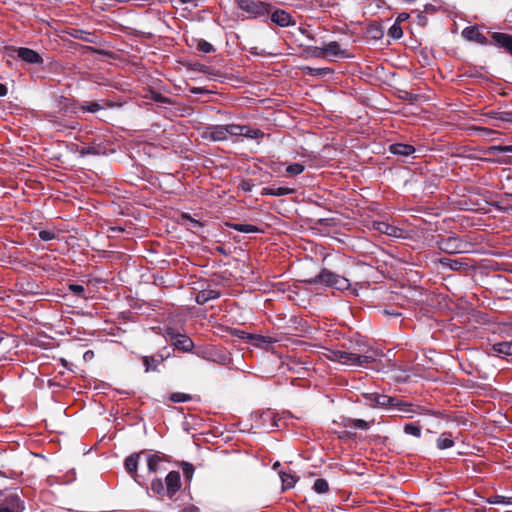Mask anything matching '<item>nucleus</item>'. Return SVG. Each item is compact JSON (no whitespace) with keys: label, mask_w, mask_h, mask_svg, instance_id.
I'll return each instance as SVG.
<instances>
[{"label":"nucleus","mask_w":512,"mask_h":512,"mask_svg":"<svg viewBox=\"0 0 512 512\" xmlns=\"http://www.w3.org/2000/svg\"><path fill=\"white\" fill-rule=\"evenodd\" d=\"M383 352L377 348L360 344L356 345L354 351L329 350L327 358L350 367H368L383 357Z\"/></svg>","instance_id":"1"},{"label":"nucleus","mask_w":512,"mask_h":512,"mask_svg":"<svg viewBox=\"0 0 512 512\" xmlns=\"http://www.w3.org/2000/svg\"><path fill=\"white\" fill-rule=\"evenodd\" d=\"M364 398L373 407L392 408L404 413L412 412L410 404L384 394L367 393L364 394Z\"/></svg>","instance_id":"2"},{"label":"nucleus","mask_w":512,"mask_h":512,"mask_svg":"<svg viewBox=\"0 0 512 512\" xmlns=\"http://www.w3.org/2000/svg\"><path fill=\"white\" fill-rule=\"evenodd\" d=\"M437 245L441 251L448 254L469 253L472 248L469 242L462 240L455 234L441 238Z\"/></svg>","instance_id":"3"},{"label":"nucleus","mask_w":512,"mask_h":512,"mask_svg":"<svg viewBox=\"0 0 512 512\" xmlns=\"http://www.w3.org/2000/svg\"><path fill=\"white\" fill-rule=\"evenodd\" d=\"M237 7L247 14L248 18H257L269 14L270 5L258 0H235Z\"/></svg>","instance_id":"4"},{"label":"nucleus","mask_w":512,"mask_h":512,"mask_svg":"<svg viewBox=\"0 0 512 512\" xmlns=\"http://www.w3.org/2000/svg\"><path fill=\"white\" fill-rule=\"evenodd\" d=\"M17 58L27 64H42V56L33 49L26 47H19L15 50Z\"/></svg>","instance_id":"5"},{"label":"nucleus","mask_w":512,"mask_h":512,"mask_svg":"<svg viewBox=\"0 0 512 512\" xmlns=\"http://www.w3.org/2000/svg\"><path fill=\"white\" fill-rule=\"evenodd\" d=\"M337 274L331 272L328 269H322L318 275L308 280L311 285H321L333 288V282L335 281Z\"/></svg>","instance_id":"6"},{"label":"nucleus","mask_w":512,"mask_h":512,"mask_svg":"<svg viewBox=\"0 0 512 512\" xmlns=\"http://www.w3.org/2000/svg\"><path fill=\"white\" fill-rule=\"evenodd\" d=\"M168 497L172 498L181 488V477L178 471H170L165 478Z\"/></svg>","instance_id":"7"},{"label":"nucleus","mask_w":512,"mask_h":512,"mask_svg":"<svg viewBox=\"0 0 512 512\" xmlns=\"http://www.w3.org/2000/svg\"><path fill=\"white\" fill-rule=\"evenodd\" d=\"M322 53H326L334 57H346V51L341 48V45L336 41H331L325 44L321 48H315V55L320 56Z\"/></svg>","instance_id":"8"},{"label":"nucleus","mask_w":512,"mask_h":512,"mask_svg":"<svg viewBox=\"0 0 512 512\" xmlns=\"http://www.w3.org/2000/svg\"><path fill=\"white\" fill-rule=\"evenodd\" d=\"M23 505L17 494H10L0 503V512H21Z\"/></svg>","instance_id":"9"},{"label":"nucleus","mask_w":512,"mask_h":512,"mask_svg":"<svg viewBox=\"0 0 512 512\" xmlns=\"http://www.w3.org/2000/svg\"><path fill=\"white\" fill-rule=\"evenodd\" d=\"M462 36L469 40L481 45L490 44L489 40L479 31L477 26H468L463 29Z\"/></svg>","instance_id":"10"},{"label":"nucleus","mask_w":512,"mask_h":512,"mask_svg":"<svg viewBox=\"0 0 512 512\" xmlns=\"http://www.w3.org/2000/svg\"><path fill=\"white\" fill-rule=\"evenodd\" d=\"M226 130V125H213L206 129L205 137L213 141H225L228 139V132Z\"/></svg>","instance_id":"11"},{"label":"nucleus","mask_w":512,"mask_h":512,"mask_svg":"<svg viewBox=\"0 0 512 512\" xmlns=\"http://www.w3.org/2000/svg\"><path fill=\"white\" fill-rule=\"evenodd\" d=\"M373 227L375 230H377L383 234H386L388 236L400 238L403 235L402 229H400L392 224H389L388 222H385V221L374 222Z\"/></svg>","instance_id":"12"},{"label":"nucleus","mask_w":512,"mask_h":512,"mask_svg":"<svg viewBox=\"0 0 512 512\" xmlns=\"http://www.w3.org/2000/svg\"><path fill=\"white\" fill-rule=\"evenodd\" d=\"M491 38L496 46L504 48L512 55V35L502 32H493Z\"/></svg>","instance_id":"13"},{"label":"nucleus","mask_w":512,"mask_h":512,"mask_svg":"<svg viewBox=\"0 0 512 512\" xmlns=\"http://www.w3.org/2000/svg\"><path fill=\"white\" fill-rule=\"evenodd\" d=\"M491 38L496 46L504 48L512 55V35L502 32H493Z\"/></svg>","instance_id":"14"},{"label":"nucleus","mask_w":512,"mask_h":512,"mask_svg":"<svg viewBox=\"0 0 512 512\" xmlns=\"http://www.w3.org/2000/svg\"><path fill=\"white\" fill-rule=\"evenodd\" d=\"M171 342L175 348L183 352H190L194 347L193 341L188 336L183 334H173L171 336Z\"/></svg>","instance_id":"15"},{"label":"nucleus","mask_w":512,"mask_h":512,"mask_svg":"<svg viewBox=\"0 0 512 512\" xmlns=\"http://www.w3.org/2000/svg\"><path fill=\"white\" fill-rule=\"evenodd\" d=\"M271 21L280 27H288L293 24L291 15L284 10H276L270 17Z\"/></svg>","instance_id":"16"},{"label":"nucleus","mask_w":512,"mask_h":512,"mask_svg":"<svg viewBox=\"0 0 512 512\" xmlns=\"http://www.w3.org/2000/svg\"><path fill=\"white\" fill-rule=\"evenodd\" d=\"M295 193V189L294 188H290V187H276V186H268V187H264L262 188V191H261V195L263 196H286V195H291V194H294Z\"/></svg>","instance_id":"17"},{"label":"nucleus","mask_w":512,"mask_h":512,"mask_svg":"<svg viewBox=\"0 0 512 512\" xmlns=\"http://www.w3.org/2000/svg\"><path fill=\"white\" fill-rule=\"evenodd\" d=\"M220 297V292L215 289H203L196 295V302L200 305L206 304L210 300H215Z\"/></svg>","instance_id":"18"},{"label":"nucleus","mask_w":512,"mask_h":512,"mask_svg":"<svg viewBox=\"0 0 512 512\" xmlns=\"http://www.w3.org/2000/svg\"><path fill=\"white\" fill-rule=\"evenodd\" d=\"M390 152L394 155L410 156L415 152V148L409 144L394 143L390 145Z\"/></svg>","instance_id":"19"},{"label":"nucleus","mask_w":512,"mask_h":512,"mask_svg":"<svg viewBox=\"0 0 512 512\" xmlns=\"http://www.w3.org/2000/svg\"><path fill=\"white\" fill-rule=\"evenodd\" d=\"M491 350L499 356H512V341L494 343Z\"/></svg>","instance_id":"20"},{"label":"nucleus","mask_w":512,"mask_h":512,"mask_svg":"<svg viewBox=\"0 0 512 512\" xmlns=\"http://www.w3.org/2000/svg\"><path fill=\"white\" fill-rule=\"evenodd\" d=\"M139 457H140V454L135 453V454L128 456L125 459V469L135 480L137 477V468H138Z\"/></svg>","instance_id":"21"},{"label":"nucleus","mask_w":512,"mask_h":512,"mask_svg":"<svg viewBox=\"0 0 512 512\" xmlns=\"http://www.w3.org/2000/svg\"><path fill=\"white\" fill-rule=\"evenodd\" d=\"M164 360L163 356H144L142 357L143 365L145 366V372L156 370L157 366Z\"/></svg>","instance_id":"22"},{"label":"nucleus","mask_w":512,"mask_h":512,"mask_svg":"<svg viewBox=\"0 0 512 512\" xmlns=\"http://www.w3.org/2000/svg\"><path fill=\"white\" fill-rule=\"evenodd\" d=\"M372 423H373V421L367 422L362 419L349 418L345 421L344 425H345V427H351V428L360 429V430H367L370 428Z\"/></svg>","instance_id":"23"},{"label":"nucleus","mask_w":512,"mask_h":512,"mask_svg":"<svg viewBox=\"0 0 512 512\" xmlns=\"http://www.w3.org/2000/svg\"><path fill=\"white\" fill-rule=\"evenodd\" d=\"M437 447L440 450L451 448L454 445V440L451 437L450 433H442L437 441Z\"/></svg>","instance_id":"24"},{"label":"nucleus","mask_w":512,"mask_h":512,"mask_svg":"<svg viewBox=\"0 0 512 512\" xmlns=\"http://www.w3.org/2000/svg\"><path fill=\"white\" fill-rule=\"evenodd\" d=\"M280 478L282 481L283 490L293 488L296 483V477L291 473L280 472Z\"/></svg>","instance_id":"25"},{"label":"nucleus","mask_w":512,"mask_h":512,"mask_svg":"<svg viewBox=\"0 0 512 512\" xmlns=\"http://www.w3.org/2000/svg\"><path fill=\"white\" fill-rule=\"evenodd\" d=\"M264 135V132L261 131L260 129H255L248 125H244L242 136L248 139H258L264 137Z\"/></svg>","instance_id":"26"},{"label":"nucleus","mask_w":512,"mask_h":512,"mask_svg":"<svg viewBox=\"0 0 512 512\" xmlns=\"http://www.w3.org/2000/svg\"><path fill=\"white\" fill-rule=\"evenodd\" d=\"M151 490L158 495L168 496L165 482H163L160 478H156L151 482Z\"/></svg>","instance_id":"27"},{"label":"nucleus","mask_w":512,"mask_h":512,"mask_svg":"<svg viewBox=\"0 0 512 512\" xmlns=\"http://www.w3.org/2000/svg\"><path fill=\"white\" fill-rule=\"evenodd\" d=\"M194 42L196 49L202 53L208 54L215 51L213 45L206 40L196 39Z\"/></svg>","instance_id":"28"},{"label":"nucleus","mask_w":512,"mask_h":512,"mask_svg":"<svg viewBox=\"0 0 512 512\" xmlns=\"http://www.w3.org/2000/svg\"><path fill=\"white\" fill-rule=\"evenodd\" d=\"M440 263L444 266V267H447L451 270H459L461 269L462 267H464L466 264L458 261V260H455V259H451V258H442L440 260Z\"/></svg>","instance_id":"29"},{"label":"nucleus","mask_w":512,"mask_h":512,"mask_svg":"<svg viewBox=\"0 0 512 512\" xmlns=\"http://www.w3.org/2000/svg\"><path fill=\"white\" fill-rule=\"evenodd\" d=\"M486 502L489 504L512 505V497H506V496H502V495H494L489 498H486Z\"/></svg>","instance_id":"30"},{"label":"nucleus","mask_w":512,"mask_h":512,"mask_svg":"<svg viewBox=\"0 0 512 512\" xmlns=\"http://www.w3.org/2000/svg\"><path fill=\"white\" fill-rule=\"evenodd\" d=\"M313 490L318 494H323V493L328 492V490H329L328 482L323 478L316 479L314 482V485H313Z\"/></svg>","instance_id":"31"},{"label":"nucleus","mask_w":512,"mask_h":512,"mask_svg":"<svg viewBox=\"0 0 512 512\" xmlns=\"http://www.w3.org/2000/svg\"><path fill=\"white\" fill-rule=\"evenodd\" d=\"M232 228L234 230H236L238 232H242V233H255V232L259 231L258 227L251 225V224L237 223V224H233Z\"/></svg>","instance_id":"32"},{"label":"nucleus","mask_w":512,"mask_h":512,"mask_svg":"<svg viewBox=\"0 0 512 512\" xmlns=\"http://www.w3.org/2000/svg\"><path fill=\"white\" fill-rule=\"evenodd\" d=\"M350 287L349 280L343 276L337 275L335 281L333 282V288L337 290L344 291Z\"/></svg>","instance_id":"33"},{"label":"nucleus","mask_w":512,"mask_h":512,"mask_svg":"<svg viewBox=\"0 0 512 512\" xmlns=\"http://www.w3.org/2000/svg\"><path fill=\"white\" fill-rule=\"evenodd\" d=\"M404 432L415 437H420L421 426L416 423H408L404 426Z\"/></svg>","instance_id":"34"},{"label":"nucleus","mask_w":512,"mask_h":512,"mask_svg":"<svg viewBox=\"0 0 512 512\" xmlns=\"http://www.w3.org/2000/svg\"><path fill=\"white\" fill-rule=\"evenodd\" d=\"M305 167L301 163H292L286 167V172L288 175L296 176L301 174L304 171Z\"/></svg>","instance_id":"35"},{"label":"nucleus","mask_w":512,"mask_h":512,"mask_svg":"<svg viewBox=\"0 0 512 512\" xmlns=\"http://www.w3.org/2000/svg\"><path fill=\"white\" fill-rule=\"evenodd\" d=\"M228 136H242L244 125L239 124H227Z\"/></svg>","instance_id":"36"},{"label":"nucleus","mask_w":512,"mask_h":512,"mask_svg":"<svg viewBox=\"0 0 512 512\" xmlns=\"http://www.w3.org/2000/svg\"><path fill=\"white\" fill-rule=\"evenodd\" d=\"M79 153L81 156H87V155H98L101 153V147L100 146H83L79 149Z\"/></svg>","instance_id":"37"},{"label":"nucleus","mask_w":512,"mask_h":512,"mask_svg":"<svg viewBox=\"0 0 512 512\" xmlns=\"http://www.w3.org/2000/svg\"><path fill=\"white\" fill-rule=\"evenodd\" d=\"M388 35L394 39H400L403 36L402 27L398 22H395L388 30Z\"/></svg>","instance_id":"38"},{"label":"nucleus","mask_w":512,"mask_h":512,"mask_svg":"<svg viewBox=\"0 0 512 512\" xmlns=\"http://www.w3.org/2000/svg\"><path fill=\"white\" fill-rule=\"evenodd\" d=\"M160 463V458L156 455H148L147 457V466L150 472H156L158 469V465Z\"/></svg>","instance_id":"39"},{"label":"nucleus","mask_w":512,"mask_h":512,"mask_svg":"<svg viewBox=\"0 0 512 512\" xmlns=\"http://www.w3.org/2000/svg\"><path fill=\"white\" fill-rule=\"evenodd\" d=\"M249 338L254 341L255 345L270 344L274 341L271 337L262 335H250Z\"/></svg>","instance_id":"40"},{"label":"nucleus","mask_w":512,"mask_h":512,"mask_svg":"<svg viewBox=\"0 0 512 512\" xmlns=\"http://www.w3.org/2000/svg\"><path fill=\"white\" fill-rule=\"evenodd\" d=\"M170 400L175 403L187 402L191 400V396L189 394L176 392L171 394Z\"/></svg>","instance_id":"41"},{"label":"nucleus","mask_w":512,"mask_h":512,"mask_svg":"<svg viewBox=\"0 0 512 512\" xmlns=\"http://www.w3.org/2000/svg\"><path fill=\"white\" fill-rule=\"evenodd\" d=\"M102 109V106L97 102H84L82 110L90 113H95Z\"/></svg>","instance_id":"42"},{"label":"nucleus","mask_w":512,"mask_h":512,"mask_svg":"<svg viewBox=\"0 0 512 512\" xmlns=\"http://www.w3.org/2000/svg\"><path fill=\"white\" fill-rule=\"evenodd\" d=\"M489 153L496 154V153H512V145H495L491 146L489 148Z\"/></svg>","instance_id":"43"},{"label":"nucleus","mask_w":512,"mask_h":512,"mask_svg":"<svg viewBox=\"0 0 512 512\" xmlns=\"http://www.w3.org/2000/svg\"><path fill=\"white\" fill-rule=\"evenodd\" d=\"M56 236L55 232L52 230H41L39 232V237L43 241H50L54 239Z\"/></svg>","instance_id":"44"},{"label":"nucleus","mask_w":512,"mask_h":512,"mask_svg":"<svg viewBox=\"0 0 512 512\" xmlns=\"http://www.w3.org/2000/svg\"><path fill=\"white\" fill-rule=\"evenodd\" d=\"M69 290L74 294V295H77V296H83L84 294V287L82 285H78V284H70L69 285Z\"/></svg>","instance_id":"45"},{"label":"nucleus","mask_w":512,"mask_h":512,"mask_svg":"<svg viewBox=\"0 0 512 512\" xmlns=\"http://www.w3.org/2000/svg\"><path fill=\"white\" fill-rule=\"evenodd\" d=\"M192 69L195 70V71L204 73V74H211L210 67H208V66H206L204 64L195 63V64H193Z\"/></svg>","instance_id":"46"},{"label":"nucleus","mask_w":512,"mask_h":512,"mask_svg":"<svg viewBox=\"0 0 512 512\" xmlns=\"http://www.w3.org/2000/svg\"><path fill=\"white\" fill-rule=\"evenodd\" d=\"M239 188L242 190V191H245V192H250L253 188V184L250 182V181H242L240 184H239Z\"/></svg>","instance_id":"47"},{"label":"nucleus","mask_w":512,"mask_h":512,"mask_svg":"<svg viewBox=\"0 0 512 512\" xmlns=\"http://www.w3.org/2000/svg\"><path fill=\"white\" fill-rule=\"evenodd\" d=\"M183 472L187 477H191V475L193 473V466L189 463H185V465L183 467Z\"/></svg>","instance_id":"48"},{"label":"nucleus","mask_w":512,"mask_h":512,"mask_svg":"<svg viewBox=\"0 0 512 512\" xmlns=\"http://www.w3.org/2000/svg\"><path fill=\"white\" fill-rule=\"evenodd\" d=\"M407 18H408V14L407 13H401V14L398 15V17H397L395 22H398L400 24V22L405 21Z\"/></svg>","instance_id":"49"},{"label":"nucleus","mask_w":512,"mask_h":512,"mask_svg":"<svg viewBox=\"0 0 512 512\" xmlns=\"http://www.w3.org/2000/svg\"><path fill=\"white\" fill-rule=\"evenodd\" d=\"M181 4H194L195 6L200 0H178Z\"/></svg>","instance_id":"50"},{"label":"nucleus","mask_w":512,"mask_h":512,"mask_svg":"<svg viewBox=\"0 0 512 512\" xmlns=\"http://www.w3.org/2000/svg\"><path fill=\"white\" fill-rule=\"evenodd\" d=\"M6 94H7L6 86L0 83V97L5 96Z\"/></svg>","instance_id":"51"},{"label":"nucleus","mask_w":512,"mask_h":512,"mask_svg":"<svg viewBox=\"0 0 512 512\" xmlns=\"http://www.w3.org/2000/svg\"><path fill=\"white\" fill-rule=\"evenodd\" d=\"M504 121H510L512 122V113H505L503 117H501Z\"/></svg>","instance_id":"52"},{"label":"nucleus","mask_w":512,"mask_h":512,"mask_svg":"<svg viewBox=\"0 0 512 512\" xmlns=\"http://www.w3.org/2000/svg\"><path fill=\"white\" fill-rule=\"evenodd\" d=\"M190 92H191V93H193V94H198V93H203V92H204V90H203L202 88H196V87H194V88H191V89H190Z\"/></svg>","instance_id":"53"},{"label":"nucleus","mask_w":512,"mask_h":512,"mask_svg":"<svg viewBox=\"0 0 512 512\" xmlns=\"http://www.w3.org/2000/svg\"><path fill=\"white\" fill-rule=\"evenodd\" d=\"M280 466H281V464H280L279 462H275V463L273 464V468H274V469H277V468H279Z\"/></svg>","instance_id":"54"},{"label":"nucleus","mask_w":512,"mask_h":512,"mask_svg":"<svg viewBox=\"0 0 512 512\" xmlns=\"http://www.w3.org/2000/svg\"><path fill=\"white\" fill-rule=\"evenodd\" d=\"M202 357H203L204 359H207V360H210V359H211V358L208 356V354H206V353H203V354H202Z\"/></svg>","instance_id":"55"},{"label":"nucleus","mask_w":512,"mask_h":512,"mask_svg":"<svg viewBox=\"0 0 512 512\" xmlns=\"http://www.w3.org/2000/svg\"><path fill=\"white\" fill-rule=\"evenodd\" d=\"M111 230H112V231H115V230L123 231V229H122V228H115V227H112V228H111Z\"/></svg>","instance_id":"56"},{"label":"nucleus","mask_w":512,"mask_h":512,"mask_svg":"<svg viewBox=\"0 0 512 512\" xmlns=\"http://www.w3.org/2000/svg\"><path fill=\"white\" fill-rule=\"evenodd\" d=\"M474 512H485V510H484V509L477 508V509H475V510H474Z\"/></svg>","instance_id":"57"}]
</instances>
